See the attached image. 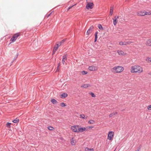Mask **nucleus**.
Masks as SVG:
<instances>
[{
	"mask_svg": "<svg viewBox=\"0 0 151 151\" xmlns=\"http://www.w3.org/2000/svg\"><path fill=\"white\" fill-rule=\"evenodd\" d=\"M86 130V128L85 127H81V132H83L85 131Z\"/></svg>",
	"mask_w": 151,
	"mask_h": 151,
	"instance_id": "26",
	"label": "nucleus"
},
{
	"mask_svg": "<svg viewBox=\"0 0 151 151\" xmlns=\"http://www.w3.org/2000/svg\"><path fill=\"white\" fill-rule=\"evenodd\" d=\"M88 69L90 71H94L96 69V68L93 66H90Z\"/></svg>",
	"mask_w": 151,
	"mask_h": 151,
	"instance_id": "10",
	"label": "nucleus"
},
{
	"mask_svg": "<svg viewBox=\"0 0 151 151\" xmlns=\"http://www.w3.org/2000/svg\"><path fill=\"white\" fill-rule=\"evenodd\" d=\"M53 104H57V101L54 99H52L50 101Z\"/></svg>",
	"mask_w": 151,
	"mask_h": 151,
	"instance_id": "15",
	"label": "nucleus"
},
{
	"mask_svg": "<svg viewBox=\"0 0 151 151\" xmlns=\"http://www.w3.org/2000/svg\"><path fill=\"white\" fill-rule=\"evenodd\" d=\"M93 28L94 27L93 25L91 26L87 31L86 33V35H90L91 33L92 30L93 29Z\"/></svg>",
	"mask_w": 151,
	"mask_h": 151,
	"instance_id": "7",
	"label": "nucleus"
},
{
	"mask_svg": "<svg viewBox=\"0 0 151 151\" xmlns=\"http://www.w3.org/2000/svg\"><path fill=\"white\" fill-rule=\"evenodd\" d=\"M117 23V21L116 19H115L113 20V24L114 25H116Z\"/></svg>",
	"mask_w": 151,
	"mask_h": 151,
	"instance_id": "28",
	"label": "nucleus"
},
{
	"mask_svg": "<svg viewBox=\"0 0 151 151\" xmlns=\"http://www.w3.org/2000/svg\"><path fill=\"white\" fill-rule=\"evenodd\" d=\"M117 53L119 55H125V53L122 50H118Z\"/></svg>",
	"mask_w": 151,
	"mask_h": 151,
	"instance_id": "11",
	"label": "nucleus"
},
{
	"mask_svg": "<svg viewBox=\"0 0 151 151\" xmlns=\"http://www.w3.org/2000/svg\"><path fill=\"white\" fill-rule=\"evenodd\" d=\"M139 150H140V148H139L136 151H139Z\"/></svg>",
	"mask_w": 151,
	"mask_h": 151,
	"instance_id": "48",
	"label": "nucleus"
},
{
	"mask_svg": "<svg viewBox=\"0 0 151 151\" xmlns=\"http://www.w3.org/2000/svg\"><path fill=\"white\" fill-rule=\"evenodd\" d=\"M91 86L90 84H84L81 86V88H87Z\"/></svg>",
	"mask_w": 151,
	"mask_h": 151,
	"instance_id": "14",
	"label": "nucleus"
},
{
	"mask_svg": "<svg viewBox=\"0 0 151 151\" xmlns=\"http://www.w3.org/2000/svg\"><path fill=\"white\" fill-rule=\"evenodd\" d=\"M93 2H89L87 4L86 8L87 9H91L93 8Z\"/></svg>",
	"mask_w": 151,
	"mask_h": 151,
	"instance_id": "5",
	"label": "nucleus"
},
{
	"mask_svg": "<svg viewBox=\"0 0 151 151\" xmlns=\"http://www.w3.org/2000/svg\"><path fill=\"white\" fill-rule=\"evenodd\" d=\"M97 38H97V37H95V39H94V42H96V41H97Z\"/></svg>",
	"mask_w": 151,
	"mask_h": 151,
	"instance_id": "41",
	"label": "nucleus"
},
{
	"mask_svg": "<svg viewBox=\"0 0 151 151\" xmlns=\"http://www.w3.org/2000/svg\"><path fill=\"white\" fill-rule=\"evenodd\" d=\"M94 127L93 126H89V127H88V128H90L91 129L92 128H93Z\"/></svg>",
	"mask_w": 151,
	"mask_h": 151,
	"instance_id": "42",
	"label": "nucleus"
},
{
	"mask_svg": "<svg viewBox=\"0 0 151 151\" xmlns=\"http://www.w3.org/2000/svg\"><path fill=\"white\" fill-rule=\"evenodd\" d=\"M113 70L115 71L116 73H120L122 72L124 70L123 67L120 66H115L112 69Z\"/></svg>",
	"mask_w": 151,
	"mask_h": 151,
	"instance_id": "2",
	"label": "nucleus"
},
{
	"mask_svg": "<svg viewBox=\"0 0 151 151\" xmlns=\"http://www.w3.org/2000/svg\"><path fill=\"white\" fill-rule=\"evenodd\" d=\"M11 125V123L8 122L6 124V127H10Z\"/></svg>",
	"mask_w": 151,
	"mask_h": 151,
	"instance_id": "33",
	"label": "nucleus"
},
{
	"mask_svg": "<svg viewBox=\"0 0 151 151\" xmlns=\"http://www.w3.org/2000/svg\"><path fill=\"white\" fill-rule=\"evenodd\" d=\"M78 127H79V125H74L71 126V129L73 132H77Z\"/></svg>",
	"mask_w": 151,
	"mask_h": 151,
	"instance_id": "8",
	"label": "nucleus"
},
{
	"mask_svg": "<svg viewBox=\"0 0 151 151\" xmlns=\"http://www.w3.org/2000/svg\"><path fill=\"white\" fill-rule=\"evenodd\" d=\"M117 114V112H116L115 113H114L111 114L109 115V117H112L113 116H114L116 114Z\"/></svg>",
	"mask_w": 151,
	"mask_h": 151,
	"instance_id": "22",
	"label": "nucleus"
},
{
	"mask_svg": "<svg viewBox=\"0 0 151 151\" xmlns=\"http://www.w3.org/2000/svg\"><path fill=\"white\" fill-rule=\"evenodd\" d=\"M148 60L149 61H150L151 62V58H148Z\"/></svg>",
	"mask_w": 151,
	"mask_h": 151,
	"instance_id": "46",
	"label": "nucleus"
},
{
	"mask_svg": "<svg viewBox=\"0 0 151 151\" xmlns=\"http://www.w3.org/2000/svg\"><path fill=\"white\" fill-rule=\"evenodd\" d=\"M89 94H90L91 95V96L93 97H96L95 95L93 93L90 92L89 93Z\"/></svg>",
	"mask_w": 151,
	"mask_h": 151,
	"instance_id": "29",
	"label": "nucleus"
},
{
	"mask_svg": "<svg viewBox=\"0 0 151 151\" xmlns=\"http://www.w3.org/2000/svg\"><path fill=\"white\" fill-rule=\"evenodd\" d=\"M18 53H17V55H16V57H15L14 59V60H15L17 58V57H18Z\"/></svg>",
	"mask_w": 151,
	"mask_h": 151,
	"instance_id": "38",
	"label": "nucleus"
},
{
	"mask_svg": "<svg viewBox=\"0 0 151 151\" xmlns=\"http://www.w3.org/2000/svg\"><path fill=\"white\" fill-rule=\"evenodd\" d=\"M47 128L50 131L53 130L54 129V128L53 127L50 126H48Z\"/></svg>",
	"mask_w": 151,
	"mask_h": 151,
	"instance_id": "25",
	"label": "nucleus"
},
{
	"mask_svg": "<svg viewBox=\"0 0 151 151\" xmlns=\"http://www.w3.org/2000/svg\"><path fill=\"white\" fill-rule=\"evenodd\" d=\"M142 71V68L138 65H135L131 67V72L132 73H141Z\"/></svg>",
	"mask_w": 151,
	"mask_h": 151,
	"instance_id": "1",
	"label": "nucleus"
},
{
	"mask_svg": "<svg viewBox=\"0 0 151 151\" xmlns=\"http://www.w3.org/2000/svg\"><path fill=\"white\" fill-rule=\"evenodd\" d=\"M65 60L63 59H62V63L63 65H64L65 63Z\"/></svg>",
	"mask_w": 151,
	"mask_h": 151,
	"instance_id": "39",
	"label": "nucleus"
},
{
	"mask_svg": "<svg viewBox=\"0 0 151 151\" xmlns=\"http://www.w3.org/2000/svg\"><path fill=\"white\" fill-rule=\"evenodd\" d=\"M81 118L84 119H86L87 118V116L85 117V115L83 114H81L80 115Z\"/></svg>",
	"mask_w": 151,
	"mask_h": 151,
	"instance_id": "18",
	"label": "nucleus"
},
{
	"mask_svg": "<svg viewBox=\"0 0 151 151\" xmlns=\"http://www.w3.org/2000/svg\"><path fill=\"white\" fill-rule=\"evenodd\" d=\"M98 32L97 31H96V32L95 34V37H97L98 38Z\"/></svg>",
	"mask_w": 151,
	"mask_h": 151,
	"instance_id": "35",
	"label": "nucleus"
},
{
	"mask_svg": "<svg viewBox=\"0 0 151 151\" xmlns=\"http://www.w3.org/2000/svg\"><path fill=\"white\" fill-rule=\"evenodd\" d=\"M146 13L145 12V11H139L137 13V15L138 16H144L146 15Z\"/></svg>",
	"mask_w": 151,
	"mask_h": 151,
	"instance_id": "9",
	"label": "nucleus"
},
{
	"mask_svg": "<svg viewBox=\"0 0 151 151\" xmlns=\"http://www.w3.org/2000/svg\"><path fill=\"white\" fill-rule=\"evenodd\" d=\"M81 132V127H78L77 132L78 133Z\"/></svg>",
	"mask_w": 151,
	"mask_h": 151,
	"instance_id": "34",
	"label": "nucleus"
},
{
	"mask_svg": "<svg viewBox=\"0 0 151 151\" xmlns=\"http://www.w3.org/2000/svg\"><path fill=\"white\" fill-rule=\"evenodd\" d=\"M86 151H93L94 150L93 148L89 149L88 147L86 148L85 149Z\"/></svg>",
	"mask_w": 151,
	"mask_h": 151,
	"instance_id": "20",
	"label": "nucleus"
},
{
	"mask_svg": "<svg viewBox=\"0 0 151 151\" xmlns=\"http://www.w3.org/2000/svg\"><path fill=\"white\" fill-rule=\"evenodd\" d=\"M60 65V63H59L58 64V68L59 67ZM58 71V68H57V69H56V71Z\"/></svg>",
	"mask_w": 151,
	"mask_h": 151,
	"instance_id": "40",
	"label": "nucleus"
},
{
	"mask_svg": "<svg viewBox=\"0 0 151 151\" xmlns=\"http://www.w3.org/2000/svg\"><path fill=\"white\" fill-rule=\"evenodd\" d=\"M66 39H64L62 40L61 41H60L59 42V44H60V45H61L62 44L64 43V42L66 41Z\"/></svg>",
	"mask_w": 151,
	"mask_h": 151,
	"instance_id": "27",
	"label": "nucleus"
},
{
	"mask_svg": "<svg viewBox=\"0 0 151 151\" xmlns=\"http://www.w3.org/2000/svg\"><path fill=\"white\" fill-rule=\"evenodd\" d=\"M113 9L114 7H113L111 6V7L110 10V14L111 16L113 14Z\"/></svg>",
	"mask_w": 151,
	"mask_h": 151,
	"instance_id": "19",
	"label": "nucleus"
},
{
	"mask_svg": "<svg viewBox=\"0 0 151 151\" xmlns=\"http://www.w3.org/2000/svg\"><path fill=\"white\" fill-rule=\"evenodd\" d=\"M119 18V16H117L116 17H115V19H116V20H117V19Z\"/></svg>",
	"mask_w": 151,
	"mask_h": 151,
	"instance_id": "47",
	"label": "nucleus"
},
{
	"mask_svg": "<svg viewBox=\"0 0 151 151\" xmlns=\"http://www.w3.org/2000/svg\"><path fill=\"white\" fill-rule=\"evenodd\" d=\"M146 44L148 46H151V39H149L147 41Z\"/></svg>",
	"mask_w": 151,
	"mask_h": 151,
	"instance_id": "13",
	"label": "nucleus"
},
{
	"mask_svg": "<svg viewBox=\"0 0 151 151\" xmlns=\"http://www.w3.org/2000/svg\"><path fill=\"white\" fill-rule=\"evenodd\" d=\"M20 35L19 33H17L14 34L10 39V41H11L12 42H10V44L15 42Z\"/></svg>",
	"mask_w": 151,
	"mask_h": 151,
	"instance_id": "3",
	"label": "nucleus"
},
{
	"mask_svg": "<svg viewBox=\"0 0 151 151\" xmlns=\"http://www.w3.org/2000/svg\"><path fill=\"white\" fill-rule=\"evenodd\" d=\"M114 135V132L113 131H110L108 134V139L109 140L112 139Z\"/></svg>",
	"mask_w": 151,
	"mask_h": 151,
	"instance_id": "4",
	"label": "nucleus"
},
{
	"mask_svg": "<svg viewBox=\"0 0 151 151\" xmlns=\"http://www.w3.org/2000/svg\"><path fill=\"white\" fill-rule=\"evenodd\" d=\"M147 108L148 110H151V105L148 106Z\"/></svg>",
	"mask_w": 151,
	"mask_h": 151,
	"instance_id": "36",
	"label": "nucleus"
},
{
	"mask_svg": "<svg viewBox=\"0 0 151 151\" xmlns=\"http://www.w3.org/2000/svg\"><path fill=\"white\" fill-rule=\"evenodd\" d=\"M60 44H56V46L57 47H58V48L60 47Z\"/></svg>",
	"mask_w": 151,
	"mask_h": 151,
	"instance_id": "44",
	"label": "nucleus"
},
{
	"mask_svg": "<svg viewBox=\"0 0 151 151\" xmlns=\"http://www.w3.org/2000/svg\"><path fill=\"white\" fill-rule=\"evenodd\" d=\"M98 27L100 30H103V28L102 26L101 25V24H98Z\"/></svg>",
	"mask_w": 151,
	"mask_h": 151,
	"instance_id": "24",
	"label": "nucleus"
},
{
	"mask_svg": "<svg viewBox=\"0 0 151 151\" xmlns=\"http://www.w3.org/2000/svg\"><path fill=\"white\" fill-rule=\"evenodd\" d=\"M88 123L90 124H93L95 123V121L92 120H90L88 122Z\"/></svg>",
	"mask_w": 151,
	"mask_h": 151,
	"instance_id": "23",
	"label": "nucleus"
},
{
	"mask_svg": "<svg viewBox=\"0 0 151 151\" xmlns=\"http://www.w3.org/2000/svg\"><path fill=\"white\" fill-rule=\"evenodd\" d=\"M68 95L67 93H62L61 95V97L62 98L66 97L68 96Z\"/></svg>",
	"mask_w": 151,
	"mask_h": 151,
	"instance_id": "17",
	"label": "nucleus"
},
{
	"mask_svg": "<svg viewBox=\"0 0 151 151\" xmlns=\"http://www.w3.org/2000/svg\"><path fill=\"white\" fill-rule=\"evenodd\" d=\"M62 59L66 60L67 59V57H66V55H63V58Z\"/></svg>",
	"mask_w": 151,
	"mask_h": 151,
	"instance_id": "30",
	"label": "nucleus"
},
{
	"mask_svg": "<svg viewBox=\"0 0 151 151\" xmlns=\"http://www.w3.org/2000/svg\"><path fill=\"white\" fill-rule=\"evenodd\" d=\"M145 13H146V15H150L151 14V12H145Z\"/></svg>",
	"mask_w": 151,
	"mask_h": 151,
	"instance_id": "37",
	"label": "nucleus"
},
{
	"mask_svg": "<svg viewBox=\"0 0 151 151\" xmlns=\"http://www.w3.org/2000/svg\"><path fill=\"white\" fill-rule=\"evenodd\" d=\"M52 13V12H51L50 14H48L47 15V17H49L50 16V15Z\"/></svg>",
	"mask_w": 151,
	"mask_h": 151,
	"instance_id": "43",
	"label": "nucleus"
},
{
	"mask_svg": "<svg viewBox=\"0 0 151 151\" xmlns=\"http://www.w3.org/2000/svg\"><path fill=\"white\" fill-rule=\"evenodd\" d=\"M81 73L83 75H85L87 74V72L85 71H82L81 72Z\"/></svg>",
	"mask_w": 151,
	"mask_h": 151,
	"instance_id": "32",
	"label": "nucleus"
},
{
	"mask_svg": "<svg viewBox=\"0 0 151 151\" xmlns=\"http://www.w3.org/2000/svg\"><path fill=\"white\" fill-rule=\"evenodd\" d=\"M73 6H70V7H69L68 8V10H69L72 7H73Z\"/></svg>",
	"mask_w": 151,
	"mask_h": 151,
	"instance_id": "45",
	"label": "nucleus"
},
{
	"mask_svg": "<svg viewBox=\"0 0 151 151\" xmlns=\"http://www.w3.org/2000/svg\"><path fill=\"white\" fill-rule=\"evenodd\" d=\"M60 106L62 107H63L66 106V104L65 103H61L60 104Z\"/></svg>",
	"mask_w": 151,
	"mask_h": 151,
	"instance_id": "31",
	"label": "nucleus"
},
{
	"mask_svg": "<svg viewBox=\"0 0 151 151\" xmlns=\"http://www.w3.org/2000/svg\"><path fill=\"white\" fill-rule=\"evenodd\" d=\"M19 122V119L17 118H16L15 119L12 121V122L15 123H16Z\"/></svg>",
	"mask_w": 151,
	"mask_h": 151,
	"instance_id": "21",
	"label": "nucleus"
},
{
	"mask_svg": "<svg viewBox=\"0 0 151 151\" xmlns=\"http://www.w3.org/2000/svg\"><path fill=\"white\" fill-rule=\"evenodd\" d=\"M58 48V47H57L55 46V47H54L52 51L53 55L55 53V52L57 50Z\"/></svg>",
	"mask_w": 151,
	"mask_h": 151,
	"instance_id": "16",
	"label": "nucleus"
},
{
	"mask_svg": "<svg viewBox=\"0 0 151 151\" xmlns=\"http://www.w3.org/2000/svg\"><path fill=\"white\" fill-rule=\"evenodd\" d=\"M70 143L72 145H76V141L73 139V138H72L70 140Z\"/></svg>",
	"mask_w": 151,
	"mask_h": 151,
	"instance_id": "12",
	"label": "nucleus"
},
{
	"mask_svg": "<svg viewBox=\"0 0 151 151\" xmlns=\"http://www.w3.org/2000/svg\"><path fill=\"white\" fill-rule=\"evenodd\" d=\"M132 42H119V45H127L130 44L131 43H133Z\"/></svg>",
	"mask_w": 151,
	"mask_h": 151,
	"instance_id": "6",
	"label": "nucleus"
}]
</instances>
